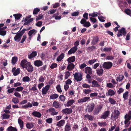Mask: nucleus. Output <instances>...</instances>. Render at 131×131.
I'll return each mask as SVG.
<instances>
[{"instance_id": "f257e3e1", "label": "nucleus", "mask_w": 131, "mask_h": 131, "mask_svg": "<svg viewBox=\"0 0 131 131\" xmlns=\"http://www.w3.org/2000/svg\"><path fill=\"white\" fill-rule=\"evenodd\" d=\"M114 116H113V114H112L111 117V119H112L113 121H116L120 113L118 110H114Z\"/></svg>"}, {"instance_id": "f03ea898", "label": "nucleus", "mask_w": 131, "mask_h": 131, "mask_svg": "<svg viewBox=\"0 0 131 131\" xmlns=\"http://www.w3.org/2000/svg\"><path fill=\"white\" fill-rule=\"evenodd\" d=\"M74 79L77 82L80 81L82 79V75L81 73L75 72L74 74H73Z\"/></svg>"}, {"instance_id": "7ed1b4c3", "label": "nucleus", "mask_w": 131, "mask_h": 131, "mask_svg": "<svg viewBox=\"0 0 131 131\" xmlns=\"http://www.w3.org/2000/svg\"><path fill=\"white\" fill-rule=\"evenodd\" d=\"M95 105L94 103H91L87 106V108L85 109L86 112L88 111L89 113L91 112L94 109Z\"/></svg>"}, {"instance_id": "20e7f679", "label": "nucleus", "mask_w": 131, "mask_h": 131, "mask_svg": "<svg viewBox=\"0 0 131 131\" xmlns=\"http://www.w3.org/2000/svg\"><path fill=\"white\" fill-rule=\"evenodd\" d=\"M25 68H26L27 71L30 72H32L34 70L33 67L31 65L30 62H27L26 66L25 67Z\"/></svg>"}, {"instance_id": "39448f33", "label": "nucleus", "mask_w": 131, "mask_h": 131, "mask_svg": "<svg viewBox=\"0 0 131 131\" xmlns=\"http://www.w3.org/2000/svg\"><path fill=\"white\" fill-rule=\"evenodd\" d=\"M113 66L112 63L110 62H104L103 65V68L108 69L111 68Z\"/></svg>"}, {"instance_id": "423d86ee", "label": "nucleus", "mask_w": 131, "mask_h": 131, "mask_svg": "<svg viewBox=\"0 0 131 131\" xmlns=\"http://www.w3.org/2000/svg\"><path fill=\"white\" fill-rule=\"evenodd\" d=\"M102 108V106L100 104L99 105H97L95 108L93 114L94 115L98 114L101 111Z\"/></svg>"}, {"instance_id": "0eeeda50", "label": "nucleus", "mask_w": 131, "mask_h": 131, "mask_svg": "<svg viewBox=\"0 0 131 131\" xmlns=\"http://www.w3.org/2000/svg\"><path fill=\"white\" fill-rule=\"evenodd\" d=\"M72 112V110L71 108H66L63 109L62 111L61 112L63 114H70Z\"/></svg>"}, {"instance_id": "6e6552de", "label": "nucleus", "mask_w": 131, "mask_h": 131, "mask_svg": "<svg viewBox=\"0 0 131 131\" xmlns=\"http://www.w3.org/2000/svg\"><path fill=\"white\" fill-rule=\"evenodd\" d=\"M16 68L14 67L12 69V72L13 73V75L14 76L17 75L20 73V70L19 68H17L16 70Z\"/></svg>"}, {"instance_id": "1a4fd4ad", "label": "nucleus", "mask_w": 131, "mask_h": 131, "mask_svg": "<svg viewBox=\"0 0 131 131\" xmlns=\"http://www.w3.org/2000/svg\"><path fill=\"white\" fill-rule=\"evenodd\" d=\"M50 86L49 85H47L45 87H43L42 89V93L43 95L46 94L49 90Z\"/></svg>"}, {"instance_id": "9d476101", "label": "nucleus", "mask_w": 131, "mask_h": 131, "mask_svg": "<svg viewBox=\"0 0 131 131\" xmlns=\"http://www.w3.org/2000/svg\"><path fill=\"white\" fill-rule=\"evenodd\" d=\"M49 112L51 113V114L52 115H54L58 114V112H56V110L53 107H51L48 110Z\"/></svg>"}, {"instance_id": "9b49d317", "label": "nucleus", "mask_w": 131, "mask_h": 131, "mask_svg": "<svg viewBox=\"0 0 131 131\" xmlns=\"http://www.w3.org/2000/svg\"><path fill=\"white\" fill-rule=\"evenodd\" d=\"M110 111H107L104 112L103 115L101 116V118L106 119L110 115Z\"/></svg>"}, {"instance_id": "f8f14e48", "label": "nucleus", "mask_w": 131, "mask_h": 131, "mask_svg": "<svg viewBox=\"0 0 131 131\" xmlns=\"http://www.w3.org/2000/svg\"><path fill=\"white\" fill-rule=\"evenodd\" d=\"M125 121L124 122V124H126L128 123L129 121H130L131 119V116L128 115L126 114L125 115Z\"/></svg>"}, {"instance_id": "ddd939ff", "label": "nucleus", "mask_w": 131, "mask_h": 131, "mask_svg": "<svg viewBox=\"0 0 131 131\" xmlns=\"http://www.w3.org/2000/svg\"><path fill=\"white\" fill-rule=\"evenodd\" d=\"M34 64L37 67H39L43 65L42 61L40 60H37L34 62Z\"/></svg>"}, {"instance_id": "4468645a", "label": "nucleus", "mask_w": 131, "mask_h": 131, "mask_svg": "<svg viewBox=\"0 0 131 131\" xmlns=\"http://www.w3.org/2000/svg\"><path fill=\"white\" fill-rule=\"evenodd\" d=\"M90 99L89 97H86L79 100H78V102L79 103L86 102Z\"/></svg>"}, {"instance_id": "2eb2a0df", "label": "nucleus", "mask_w": 131, "mask_h": 131, "mask_svg": "<svg viewBox=\"0 0 131 131\" xmlns=\"http://www.w3.org/2000/svg\"><path fill=\"white\" fill-rule=\"evenodd\" d=\"M32 115L35 117H37L38 118L41 117L42 115L39 112L37 111H34L32 113Z\"/></svg>"}, {"instance_id": "dca6fc26", "label": "nucleus", "mask_w": 131, "mask_h": 131, "mask_svg": "<svg viewBox=\"0 0 131 131\" xmlns=\"http://www.w3.org/2000/svg\"><path fill=\"white\" fill-rule=\"evenodd\" d=\"M84 72L86 74L89 73V74H92V69L90 67H86L85 68V69Z\"/></svg>"}, {"instance_id": "f3484780", "label": "nucleus", "mask_w": 131, "mask_h": 131, "mask_svg": "<svg viewBox=\"0 0 131 131\" xmlns=\"http://www.w3.org/2000/svg\"><path fill=\"white\" fill-rule=\"evenodd\" d=\"M37 55V52L36 51H33L30 54L28 55V57L29 59H30L34 58Z\"/></svg>"}, {"instance_id": "a211bd4d", "label": "nucleus", "mask_w": 131, "mask_h": 131, "mask_svg": "<svg viewBox=\"0 0 131 131\" xmlns=\"http://www.w3.org/2000/svg\"><path fill=\"white\" fill-rule=\"evenodd\" d=\"M78 49L75 47H72L68 52V54L70 55L74 53Z\"/></svg>"}, {"instance_id": "6ab92c4d", "label": "nucleus", "mask_w": 131, "mask_h": 131, "mask_svg": "<svg viewBox=\"0 0 131 131\" xmlns=\"http://www.w3.org/2000/svg\"><path fill=\"white\" fill-rule=\"evenodd\" d=\"M115 93V92L113 90L109 89L107 92L106 93V95L107 96H111L114 95Z\"/></svg>"}, {"instance_id": "aec40b11", "label": "nucleus", "mask_w": 131, "mask_h": 131, "mask_svg": "<svg viewBox=\"0 0 131 131\" xmlns=\"http://www.w3.org/2000/svg\"><path fill=\"white\" fill-rule=\"evenodd\" d=\"M75 59V56H73L67 59L68 63L69 64L74 62Z\"/></svg>"}, {"instance_id": "412c9836", "label": "nucleus", "mask_w": 131, "mask_h": 131, "mask_svg": "<svg viewBox=\"0 0 131 131\" xmlns=\"http://www.w3.org/2000/svg\"><path fill=\"white\" fill-rule=\"evenodd\" d=\"M61 104L56 101H54L52 104L53 106L55 107L56 108H58L60 107Z\"/></svg>"}, {"instance_id": "4be33fe9", "label": "nucleus", "mask_w": 131, "mask_h": 131, "mask_svg": "<svg viewBox=\"0 0 131 131\" xmlns=\"http://www.w3.org/2000/svg\"><path fill=\"white\" fill-rule=\"evenodd\" d=\"M74 67L75 65L73 64L70 63L68 65L67 67V69L69 71H70L74 68Z\"/></svg>"}, {"instance_id": "5701e85b", "label": "nucleus", "mask_w": 131, "mask_h": 131, "mask_svg": "<svg viewBox=\"0 0 131 131\" xmlns=\"http://www.w3.org/2000/svg\"><path fill=\"white\" fill-rule=\"evenodd\" d=\"M92 83L93 84L92 85V87H98L100 86V85L98 84V82L95 80H93L92 82Z\"/></svg>"}, {"instance_id": "b1692460", "label": "nucleus", "mask_w": 131, "mask_h": 131, "mask_svg": "<svg viewBox=\"0 0 131 131\" xmlns=\"http://www.w3.org/2000/svg\"><path fill=\"white\" fill-rule=\"evenodd\" d=\"M21 36H22L18 33L14 37V39L15 41L19 42L20 40Z\"/></svg>"}, {"instance_id": "393cba45", "label": "nucleus", "mask_w": 131, "mask_h": 131, "mask_svg": "<svg viewBox=\"0 0 131 131\" xmlns=\"http://www.w3.org/2000/svg\"><path fill=\"white\" fill-rule=\"evenodd\" d=\"M65 123V121L64 120H62L57 123L56 125L59 127L63 126Z\"/></svg>"}, {"instance_id": "a878e982", "label": "nucleus", "mask_w": 131, "mask_h": 131, "mask_svg": "<svg viewBox=\"0 0 131 131\" xmlns=\"http://www.w3.org/2000/svg\"><path fill=\"white\" fill-rule=\"evenodd\" d=\"M18 122L21 129H23L24 127L23 121L20 118H19L18 119Z\"/></svg>"}, {"instance_id": "bb28decb", "label": "nucleus", "mask_w": 131, "mask_h": 131, "mask_svg": "<svg viewBox=\"0 0 131 131\" xmlns=\"http://www.w3.org/2000/svg\"><path fill=\"white\" fill-rule=\"evenodd\" d=\"M99 41V38L97 36H96L93 38L91 43L93 45H95Z\"/></svg>"}, {"instance_id": "cd10ccee", "label": "nucleus", "mask_w": 131, "mask_h": 131, "mask_svg": "<svg viewBox=\"0 0 131 131\" xmlns=\"http://www.w3.org/2000/svg\"><path fill=\"white\" fill-rule=\"evenodd\" d=\"M27 61L25 59L22 60L21 62L20 65L23 68H25V67L26 66L27 64Z\"/></svg>"}, {"instance_id": "c85d7f7f", "label": "nucleus", "mask_w": 131, "mask_h": 131, "mask_svg": "<svg viewBox=\"0 0 131 131\" xmlns=\"http://www.w3.org/2000/svg\"><path fill=\"white\" fill-rule=\"evenodd\" d=\"M64 57V53H62L57 58V61L59 62L61 61Z\"/></svg>"}, {"instance_id": "c756f323", "label": "nucleus", "mask_w": 131, "mask_h": 131, "mask_svg": "<svg viewBox=\"0 0 131 131\" xmlns=\"http://www.w3.org/2000/svg\"><path fill=\"white\" fill-rule=\"evenodd\" d=\"M96 71L97 75L99 76H101L103 74L104 71L102 69H97Z\"/></svg>"}, {"instance_id": "7c9ffc66", "label": "nucleus", "mask_w": 131, "mask_h": 131, "mask_svg": "<svg viewBox=\"0 0 131 131\" xmlns=\"http://www.w3.org/2000/svg\"><path fill=\"white\" fill-rule=\"evenodd\" d=\"M13 16L15 17L16 20H18L20 19V17L22 16V15L19 13L14 14Z\"/></svg>"}, {"instance_id": "2f4dec72", "label": "nucleus", "mask_w": 131, "mask_h": 131, "mask_svg": "<svg viewBox=\"0 0 131 131\" xmlns=\"http://www.w3.org/2000/svg\"><path fill=\"white\" fill-rule=\"evenodd\" d=\"M36 30L35 29H33L29 31L28 32V35L29 36H31L32 35L34 34L35 35L36 33Z\"/></svg>"}, {"instance_id": "473e14b6", "label": "nucleus", "mask_w": 131, "mask_h": 131, "mask_svg": "<svg viewBox=\"0 0 131 131\" xmlns=\"http://www.w3.org/2000/svg\"><path fill=\"white\" fill-rule=\"evenodd\" d=\"M59 96L58 94L55 93L51 95L50 97V99L55 100Z\"/></svg>"}, {"instance_id": "72a5a7b5", "label": "nucleus", "mask_w": 131, "mask_h": 131, "mask_svg": "<svg viewBox=\"0 0 131 131\" xmlns=\"http://www.w3.org/2000/svg\"><path fill=\"white\" fill-rule=\"evenodd\" d=\"M7 131H17V129L16 127L10 126L7 128Z\"/></svg>"}, {"instance_id": "f704fd0d", "label": "nucleus", "mask_w": 131, "mask_h": 131, "mask_svg": "<svg viewBox=\"0 0 131 131\" xmlns=\"http://www.w3.org/2000/svg\"><path fill=\"white\" fill-rule=\"evenodd\" d=\"M32 106V105L30 102H28L27 104L24 105H23L22 106V108H23L26 109L29 107H31Z\"/></svg>"}, {"instance_id": "c9c22d12", "label": "nucleus", "mask_w": 131, "mask_h": 131, "mask_svg": "<svg viewBox=\"0 0 131 131\" xmlns=\"http://www.w3.org/2000/svg\"><path fill=\"white\" fill-rule=\"evenodd\" d=\"M74 102V101L73 100H69L68 101L66 104V105L68 107L72 105Z\"/></svg>"}, {"instance_id": "e433bc0d", "label": "nucleus", "mask_w": 131, "mask_h": 131, "mask_svg": "<svg viewBox=\"0 0 131 131\" xmlns=\"http://www.w3.org/2000/svg\"><path fill=\"white\" fill-rule=\"evenodd\" d=\"M18 60V58L16 57H14L12 58V63L13 64H14L16 63Z\"/></svg>"}, {"instance_id": "4c0bfd02", "label": "nucleus", "mask_w": 131, "mask_h": 131, "mask_svg": "<svg viewBox=\"0 0 131 131\" xmlns=\"http://www.w3.org/2000/svg\"><path fill=\"white\" fill-rule=\"evenodd\" d=\"M85 118L88 119L89 120L92 121L94 118V117L92 115H89V114H86L84 115Z\"/></svg>"}, {"instance_id": "58836bf2", "label": "nucleus", "mask_w": 131, "mask_h": 131, "mask_svg": "<svg viewBox=\"0 0 131 131\" xmlns=\"http://www.w3.org/2000/svg\"><path fill=\"white\" fill-rule=\"evenodd\" d=\"M12 101L15 104H17L19 103V99L16 97H13L12 100Z\"/></svg>"}, {"instance_id": "ea45409f", "label": "nucleus", "mask_w": 131, "mask_h": 131, "mask_svg": "<svg viewBox=\"0 0 131 131\" xmlns=\"http://www.w3.org/2000/svg\"><path fill=\"white\" fill-rule=\"evenodd\" d=\"M70 124H66L64 128V131H70L71 129Z\"/></svg>"}, {"instance_id": "a19ab883", "label": "nucleus", "mask_w": 131, "mask_h": 131, "mask_svg": "<svg viewBox=\"0 0 131 131\" xmlns=\"http://www.w3.org/2000/svg\"><path fill=\"white\" fill-rule=\"evenodd\" d=\"M34 126V124L33 123H27L26 125L27 128L29 129L33 127Z\"/></svg>"}, {"instance_id": "79ce46f5", "label": "nucleus", "mask_w": 131, "mask_h": 131, "mask_svg": "<svg viewBox=\"0 0 131 131\" xmlns=\"http://www.w3.org/2000/svg\"><path fill=\"white\" fill-rule=\"evenodd\" d=\"M40 11V9L39 8H36L34 9L33 12V14L34 15H35L37 14Z\"/></svg>"}, {"instance_id": "37998d69", "label": "nucleus", "mask_w": 131, "mask_h": 131, "mask_svg": "<svg viewBox=\"0 0 131 131\" xmlns=\"http://www.w3.org/2000/svg\"><path fill=\"white\" fill-rule=\"evenodd\" d=\"M128 92L127 91L123 94V97L125 100H126L128 99Z\"/></svg>"}, {"instance_id": "c03bdc74", "label": "nucleus", "mask_w": 131, "mask_h": 131, "mask_svg": "<svg viewBox=\"0 0 131 131\" xmlns=\"http://www.w3.org/2000/svg\"><path fill=\"white\" fill-rule=\"evenodd\" d=\"M30 80V78L28 76L24 77L22 79V81L24 82H29Z\"/></svg>"}, {"instance_id": "a18cd8bd", "label": "nucleus", "mask_w": 131, "mask_h": 131, "mask_svg": "<svg viewBox=\"0 0 131 131\" xmlns=\"http://www.w3.org/2000/svg\"><path fill=\"white\" fill-rule=\"evenodd\" d=\"M126 34L124 33V32H122L120 31H118V33L117 34V36L118 37H119L120 36H122L123 35L124 36H125Z\"/></svg>"}, {"instance_id": "49530a36", "label": "nucleus", "mask_w": 131, "mask_h": 131, "mask_svg": "<svg viewBox=\"0 0 131 131\" xmlns=\"http://www.w3.org/2000/svg\"><path fill=\"white\" fill-rule=\"evenodd\" d=\"M3 117L2 119H8L9 118L10 115L7 114H4L2 115Z\"/></svg>"}, {"instance_id": "de8ad7c7", "label": "nucleus", "mask_w": 131, "mask_h": 131, "mask_svg": "<svg viewBox=\"0 0 131 131\" xmlns=\"http://www.w3.org/2000/svg\"><path fill=\"white\" fill-rule=\"evenodd\" d=\"M36 84H34L33 87L31 88H29V90L33 91H36L37 90V88L36 87Z\"/></svg>"}, {"instance_id": "09e8293b", "label": "nucleus", "mask_w": 131, "mask_h": 131, "mask_svg": "<svg viewBox=\"0 0 131 131\" xmlns=\"http://www.w3.org/2000/svg\"><path fill=\"white\" fill-rule=\"evenodd\" d=\"M24 89V88L21 86H18L15 89V91H18L19 92L21 91Z\"/></svg>"}, {"instance_id": "8fccbe9b", "label": "nucleus", "mask_w": 131, "mask_h": 131, "mask_svg": "<svg viewBox=\"0 0 131 131\" xmlns=\"http://www.w3.org/2000/svg\"><path fill=\"white\" fill-rule=\"evenodd\" d=\"M109 101L110 103L112 104H116V101L112 98H109Z\"/></svg>"}, {"instance_id": "3c124183", "label": "nucleus", "mask_w": 131, "mask_h": 131, "mask_svg": "<svg viewBox=\"0 0 131 131\" xmlns=\"http://www.w3.org/2000/svg\"><path fill=\"white\" fill-rule=\"evenodd\" d=\"M56 88L57 91L58 92H59V93L62 92V91L61 89V86L60 85H58L56 86Z\"/></svg>"}, {"instance_id": "603ef678", "label": "nucleus", "mask_w": 131, "mask_h": 131, "mask_svg": "<svg viewBox=\"0 0 131 131\" xmlns=\"http://www.w3.org/2000/svg\"><path fill=\"white\" fill-rule=\"evenodd\" d=\"M34 20L33 18H32L29 19L27 22H25L24 24V25H26L28 24H29L30 22H32Z\"/></svg>"}, {"instance_id": "864d4df0", "label": "nucleus", "mask_w": 131, "mask_h": 131, "mask_svg": "<svg viewBox=\"0 0 131 131\" xmlns=\"http://www.w3.org/2000/svg\"><path fill=\"white\" fill-rule=\"evenodd\" d=\"M125 12L127 14L130 15L131 14V10L128 9H125Z\"/></svg>"}, {"instance_id": "5fc2aeb1", "label": "nucleus", "mask_w": 131, "mask_h": 131, "mask_svg": "<svg viewBox=\"0 0 131 131\" xmlns=\"http://www.w3.org/2000/svg\"><path fill=\"white\" fill-rule=\"evenodd\" d=\"M60 100L62 101H64L66 100V97L62 95H60L59 97Z\"/></svg>"}, {"instance_id": "6e6d98bb", "label": "nucleus", "mask_w": 131, "mask_h": 131, "mask_svg": "<svg viewBox=\"0 0 131 131\" xmlns=\"http://www.w3.org/2000/svg\"><path fill=\"white\" fill-rule=\"evenodd\" d=\"M65 79H67L69 78L70 75V72L68 71L66 72L65 73Z\"/></svg>"}, {"instance_id": "4d7b16f0", "label": "nucleus", "mask_w": 131, "mask_h": 131, "mask_svg": "<svg viewBox=\"0 0 131 131\" xmlns=\"http://www.w3.org/2000/svg\"><path fill=\"white\" fill-rule=\"evenodd\" d=\"M58 66V64L56 63H52L51 65L50 68L51 69H53L54 68H57Z\"/></svg>"}, {"instance_id": "13d9d810", "label": "nucleus", "mask_w": 131, "mask_h": 131, "mask_svg": "<svg viewBox=\"0 0 131 131\" xmlns=\"http://www.w3.org/2000/svg\"><path fill=\"white\" fill-rule=\"evenodd\" d=\"M97 60V59H93L91 60H89L88 62V63L89 64L92 65Z\"/></svg>"}, {"instance_id": "bf43d9fd", "label": "nucleus", "mask_w": 131, "mask_h": 131, "mask_svg": "<svg viewBox=\"0 0 131 131\" xmlns=\"http://www.w3.org/2000/svg\"><path fill=\"white\" fill-rule=\"evenodd\" d=\"M79 129V126L77 124L74 123L73 126V130H76Z\"/></svg>"}, {"instance_id": "052dcab7", "label": "nucleus", "mask_w": 131, "mask_h": 131, "mask_svg": "<svg viewBox=\"0 0 131 131\" xmlns=\"http://www.w3.org/2000/svg\"><path fill=\"white\" fill-rule=\"evenodd\" d=\"M98 124L99 126L101 127L106 126L107 125L106 123L105 122H98Z\"/></svg>"}, {"instance_id": "680f3d73", "label": "nucleus", "mask_w": 131, "mask_h": 131, "mask_svg": "<svg viewBox=\"0 0 131 131\" xmlns=\"http://www.w3.org/2000/svg\"><path fill=\"white\" fill-rule=\"evenodd\" d=\"M6 33V30H0V35L2 36H4L5 35Z\"/></svg>"}, {"instance_id": "e2e57ef3", "label": "nucleus", "mask_w": 131, "mask_h": 131, "mask_svg": "<svg viewBox=\"0 0 131 131\" xmlns=\"http://www.w3.org/2000/svg\"><path fill=\"white\" fill-rule=\"evenodd\" d=\"M45 78L43 75L41 76L39 79V81L41 82H43L45 80Z\"/></svg>"}, {"instance_id": "0e129e2a", "label": "nucleus", "mask_w": 131, "mask_h": 131, "mask_svg": "<svg viewBox=\"0 0 131 131\" xmlns=\"http://www.w3.org/2000/svg\"><path fill=\"white\" fill-rule=\"evenodd\" d=\"M52 118H49L46 119V122L48 124H51L52 123Z\"/></svg>"}, {"instance_id": "69168bd1", "label": "nucleus", "mask_w": 131, "mask_h": 131, "mask_svg": "<svg viewBox=\"0 0 131 131\" xmlns=\"http://www.w3.org/2000/svg\"><path fill=\"white\" fill-rule=\"evenodd\" d=\"M43 17V15L42 14H41L38 15V16L37 17L36 19V20L37 21L39 20L42 19Z\"/></svg>"}, {"instance_id": "338daca9", "label": "nucleus", "mask_w": 131, "mask_h": 131, "mask_svg": "<svg viewBox=\"0 0 131 131\" xmlns=\"http://www.w3.org/2000/svg\"><path fill=\"white\" fill-rule=\"evenodd\" d=\"M14 95L17 97L20 98L21 97V95L18 92H15L14 93Z\"/></svg>"}, {"instance_id": "774afa93", "label": "nucleus", "mask_w": 131, "mask_h": 131, "mask_svg": "<svg viewBox=\"0 0 131 131\" xmlns=\"http://www.w3.org/2000/svg\"><path fill=\"white\" fill-rule=\"evenodd\" d=\"M91 25V24L89 21L85 22V24H84L83 26L85 27H88Z\"/></svg>"}]
</instances>
